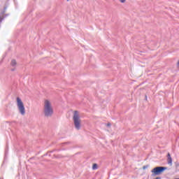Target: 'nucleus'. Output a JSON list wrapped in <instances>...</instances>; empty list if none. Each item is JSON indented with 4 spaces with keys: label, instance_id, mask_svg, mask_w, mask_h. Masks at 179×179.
<instances>
[{
    "label": "nucleus",
    "instance_id": "obj_1",
    "mask_svg": "<svg viewBox=\"0 0 179 179\" xmlns=\"http://www.w3.org/2000/svg\"><path fill=\"white\" fill-rule=\"evenodd\" d=\"M43 113L45 117H51L54 113L52 107L51 106V103L48 100L45 101Z\"/></svg>",
    "mask_w": 179,
    "mask_h": 179
},
{
    "label": "nucleus",
    "instance_id": "obj_2",
    "mask_svg": "<svg viewBox=\"0 0 179 179\" xmlns=\"http://www.w3.org/2000/svg\"><path fill=\"white\" fill-rule=\"evenodd\" d=\"M17 107L21 115H24V114H26V109L24 108L23 101H22V99H20L19 97H17Z\"/></svg>",
    "mask_w": 179,
    "mask_h": 179
},
{
    "label": "nucleus",
    "instance_id": "obj_3",
    "mask_svg": "<svg viewBox=\"0 0 179 179\" xmlns=\"http://www.w3.org/2000/svg\"><path fill=\"white\" fill-rule=\"evenodd\" d=\"M73 120L76 129H80V117H79V113L76 110L74 112Z\"/></svg>",
    "mask_w": 179,
    "mask_h": 179
},
{
    "label": "nucleus",
    "instance_id": "obj_4",
    "mask_svg": "<svg viewBox=\"0 0 179 179\" xmlns=\"http://www.w3.org/2000/svg\"><path fill=\"white\" fill-rule=\"evenodd\" d=\"M165 170H167V167L157 166L151 171V173H152V176H160V174L164 172Z\"/></svg>",
    "mask_w": 179,
    "mask_h": 179
},
{
    "label": "nucleus",
    "instance_id": "obj_5",
    "mask_svg": "<svg viewBox=\"0 0 179 179\" xmlns=\"http://www.w3.org/2000/svg\"><path fill=\"white\" fill-rule=\"evenodd\" d=\"M167 162L168 164H170V166H171L173 164V159L171 157H169L167 159Z\"/></svg>",
    "mask_w": 179,
    "mask_h": 179
},
{
    "label": "nucleus",
    "instance_id": "obj_6",
    "mask_svg": "<svg viewBox=\"0 0 179 179\" xmlns=\"http://www.w3.org/2000/svg\"><path fill=\"white\" fill-rule=\"evenodd\" d=\"M11 66H16V60L13 59L11 61Z\"/></svg>",
    "mask_w": 179,
    "mask_h": 179
},
{
    "label": "nucleus",
    "instance_id": "obj_7",
    "mask_svg": "<svg viewBox=\"0 0 179 179\" xmlns=\"http://www.w3.org/2000/svg\"><path fill=\"white\" fill-rule=\"evenodd\" d=\"M92 170H97V164H94L92 165Z\"/></svg>",
    "mask_w": 179,
    "mask_h": 179
},
{
    "label": "nucleus",
    "instance_id": "obj_8",
    "mask_svg": "<svg viewBox=\"0 0 179 179\" xmlns=\"http://www.w3.org/2000/svg\"><path fill=\"white\" fill-rule=\"evenodd\" d=\"M3 19H5V17L0 16V24L2 23V20H3Z\"/></svg>",
    "mask_w": 179,
    "mask_h": 179
},
{
    "label": "nucleus",
    "instance_id": "obj_9",
    "mask_svg": "<svg viewBox=\"0 0 179 179\" xmlns=\"http://www.w3.org/2000/svg\"><path fill=\"white\" fill-rule=\"evenodd\" d=\"M119 1H120V2H121V3H125V1L127 0H119Z\"/></svg>",
    "mask_w": 179,
    "mask_h": 179
},
{
    "label": "nucleus",
    "instance_id": "obj_10",
    "mask_svg": "<svg viewBox=\"0 0 179 179\" xmlns=\"http://www.w3.org/2000/svg\"><path fill=\"white\" fill-rule=\"evenodd\" d=\"M143 170H146V169H148V166H143Z\"/></svg>",
    "mask_w": 179,
    "mask_h": 179
},
{
    "label": "nucleus",
    "instance_id": "obj_11",
    "mask_svg": "<svg viewBox=\"0 0 179 179\" xmlns=\"http://www.w3.org/2000/svg\"><path fill=\"white\" fill-rule=\"evenodd\" d=\"M167 157H168V159H169V157H171V155H170V153H168Z\"/></svg>",
    "mask_w": 179,
    "mask_h": 179
},
{
    "label": "nucleus",
    "instance_id": "obj_12",
    "mask_svg": "<svg viewBox=\"0 0 179 179\" xmlns=\"http://www.w3.org/2000/svg\"><path fill=\"white\" fill-rule=\"evenodd\" d=\"M111 126V124L110 123H108L107 124V127H110Z\"/></svg>",
    "mask_w": 179,
    "mask_h": 179
},
{
    "label": "nucleus",
    "instance_id": "obj_13",
    "mask_svg": "<svg viewBox=\"0 0 179 179\" xmlns=\"http://www.w3.org/2000/svg\"><path fill=\"white\" fill-rule=\"evenodd\" d=\"M11 71H15V69H12Z\"/></svg>",
    "mask_w": 179,
    "mask_h": 179
},
{
    "label": "nucleus",
    "instance_id": "obj_14",
    "mask_svg": "<svg viewBox=\"0 0 179 179\" xmlns=\"http://www.w3.org/2000/svg\"><path fill=\"white\" fill-rule=\"evenodd\" d=\"M145 99H148V96H145Z\"/></svg>",
    "mask_w": 179,
    "mask_h": 179
},
{
    "label": "nucleus",
    "instance_id": "obj_15",
    "mask_svg": "<svg viewBox=\"0 0 179 179\" xmlns=\"http://www.w3.org/2000/svg\"><path fill=\"white\" fill-rule=\"evenodd\" d=\"M176 179H179V178H176Z\"/></svg>",
    "mask_w": 179,
    "mask_h": 179
}]
</instances>
